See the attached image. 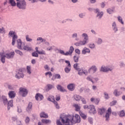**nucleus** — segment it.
<instances>
[{"label":"nucleus","instance_id":"nucleus-1","mask_svg":"<svg viewBox=\"0 0 125 125\" xmlns=\"http://www.w3.org/2000/svg\"><path fill=\"white\" fill-rule=\"evenodd\" d=\"M60 119L62 124H65V125H73L81 123V117L78 114L75 116L65 115L63 117H61Z\"/></svg>","mask_w":125,"mask_h":125},{"label":"nucleus","instance_id":"nucleus-2","mask_svg":"<svg viewBox=\"0 0 125 125\" xmlns=\"http://www.w3.org/2000/svg\"><path fill=\"white\" fill-rule=\"evenodd\" d=\"M15 55V53L14 52H11L9 53L6 54L5 55H3V53H0V61L4 64L5 63V58L7 59H10V58H13Z\"/></svg>","mask_w":125,"mask_h":125},{"label":"nucleus","instance_id":"nucleus-3","mask_svg":"<svg viewBox=\"0 0 125 125\" xmlns=\"http://www.w3.org/2000/svg\"><path fill=\"white\" fill-rule=\"evenodd\" d=\"M17 6L20 9L24 10L26 9V7H27V3H26L25 0H21L17 2Z\"/></svg>","mask_w":125,"mask_h":125},{"label":"nucleus","instance_id":"nucleus-4","mask_svg":"<svg viewBox=\"0 0 125 125\" xmlns=\"http://www.w3.org/2000/svg\"><path fill=\"white\" fill-rule=\"evenodd\" d=\"M9 36H10V37H13L12 44V45H14V44H15L16 40H17L18 37L17 36V35H16V34H15V32L13 31H10L9 32Z\"/></svg>","mask_w":125,"mask_h":125},{"label":"nucleus","instance_id":"nucleus-5","mask_svg":"<svg viewBox=\"0 0 125 125\" xmlns=\"http://www.w3.org/2000/svg\"><path fill=\"white\" fill-rule=\"evenodd\" d=\"M19 93L21 94L23 97H25L28 94V91L25 88L21 87Z\"/></svg>","mask_w":125,"mask_h":125},{"label":"nucleus","instance_id":"nucleus-6","mask_svg":"<svg viewBox=\"0 0 125 125\" xmlns=\"http://www.w3.org/2000/svg\"><path fill=\"white\" fill-rule=\"evenodd\" d=\"M17 47L19 48V49H21V50H23V47L24 45H25V44L23 42H22V41H21V39H18L17 41Z\"/></svg>","mask_w":125,"mask_h":125},{"label":"nucleus","instance_id":"nucleus-7","mask_svg":"<svg viewBox=\"0 0 125 125\" xmlns=\"http://www.w3.org/2000/svg\"><path fill=\"white\" fill-rule=\"evenodd\" d=\"M15 78L16 79H21V78H24V74H23V70L22 69H20L19 70V72L15 75Z\"/></svg>","mask_w":125,"mask_h":125},{"label":"nucleus","instance_id":"nucleus-8","mask_svg":"<svg viewBox=\"0 0 125 125\" xmlns=\"http://www.w3.org/2000/svg\"><path fill=\"white\" fill-rule=\"evenodd\" d=\"M112 113V109L111 107H109L108 110H107V112L105 114V121L106 122H108L109 120H110V116L111 115V113Z\"/></svg>","mask_w":125,"mask_h":125},{"label":"nucleus","instance_id":"nucleus-9","mask_svg":"<svg viewBox=\"0 0 125 125\" xmlns=\"http://www.w3.org/2000/svg\"><path fill=\"white\" fill-rule=\"evenodd\" d=\"M89 110H90L89 113L91 114H96L97 113L96 109H95V107L93 104L89 105Z\"/></svg>","mask_w":125,"mask_h":125},{"label":"nucleus","instance_id":"nucleus-10","mask_svg":"<svg viewBox=\"0 0 125 125\" xmlns=\"http://www.w3.org/2000/svg\"><path fill=\"white\" fill-rule=\"evenodd\" d=\"M35 99L37 101H42L43 99V96L40 93H37L36 94Z\"/></svg>","mask_w":125,"mask_h":125},{"label":"nucleus","instance_id":"nucleus-11","mask_svg":"<svg viewBox=\"0 0 125 125\" xmlns=\"http://www.w3.org/2000/svg\"><path fill=\"white\" fill-rule=\"evenodd\" d=\"M8 95L9 98H11V99H13L16 96V93L15 91H9L8 93Z\"/></svg>","mask_w":125,"mask_h":125},{"label":"nucleus","instance_id":"nucleus-12","mask_svg":"<svg viewBox=\"0 0 125 125\" xmlns=\"http://www.w3.org/2000/svg\"><path fill=\"white\" fill-rule=\"evenodd\" d=\"M78 71V74H79L80 76H83V74H84L85 76H87V74H88V72H87V70H81L79 68V70Z\"/></svg>","mask_w":125,"mask_h":125},{"label":"nucleus","instance_id":"nucleus-13","mask_svg":"<svg viewBox=\"0 0 125 125\" xmlns=\"http://www.w3.org/2000/svg\"><path fill=\"white\" fill-rule=\"evenodd\" d=\"M113 70L112 69L109 68L108 67H106L104 66H103L101 67V72H104V73H106V72H108V71H112Z\"/></svg>","mask_w":125,"mask_h":125},{"label":"nucleus","instance_id":"nucleus-14","mask_svg":"<svg viewBox=\"0 0 125 125\" xmlns=\"http://www.w3.org/2000/svg\"><path fill=\"white\" fill-rule=\"evenodd\" d=\"M1 99V101H2V102H3V104H4V105L7 104V103L8 102V101H7V98H6V97H5L4 96H2Z\"/></svg>","mask_w":125,"mask_h":125},{"label":"nucleus","instance_id":"nucleus-15","mask_svg":"<svg viewBox=\"0 0 125 125\" xmlns=\"http://www.w3.org/2000/svg\"><path fill=\"white\" fill-rule=\"evenodd\" d=\"M67 88L70 91H73L75 90V85L73 83H70L67 85Z\"/></svg>","mask_w":125,"mask_h":125},{"label":"nucleus","instance_id":"nucleus-16","mask_svg":"<svg viewBox=\"0 0 125 125\" xmlns=\"http://www.w3.org/2000/svg\"><path fill=\"white\" fill-rule=\"evenodd\" d=\"M7 104L8 106V110H10V108H11V107H13V100H12L9 101L7 102Z\"/></svg>","mask_w":125,"mask_h":125},{"label":"nucleus","instance_id":"nucleus-17","mask_svg":"<svg viewBox=\"0 0 125 125\" xmlns=\"http://www.w3.org/2000/svg\"><path fill=\"white\" fill-rule=\"evenodd\" d=\"M33 107V104L30 102L28 104V106L26 108V111L28 113L30 112V111H32V108Z\"/></svg>","mask_w":125,"mask_h":125},{"label":"nucleus","instance_id":"nucleus-18","mask_svg":"<svg viewBox=\"0 0 125 125\" xmlns=\"http://www.w3.org/2000/svg\"><path fill=\"white\" fill-rule=\"evenodd\" d=\"M95 13H97V17H99V18H101V17H102V16H103V12H101V13L99 12V9H96V10H95Z\"/></svg>","mask_w":125,"mask_h":125},{"label":"nucleus","instance_id":"nucleus-19","mask_svg":"<svg viewBox=\"0 0 125 125\" xmlns=\"http://www.w3.org/2000/svg\"><path fill=\"white\" fill-rule=\"evenodd\" d=\"M85 44H86V41H82L75 43V45H76V46H81V45H84Z\"/></svg>","mask_w":125,"mask_h":125},{"label":"nucleus","instance_id":"nucleus-20","mask_svg":"<svg viewBox=\"0 0 125 125\" xmlns=\"http://www.w3.org/2000/svg\"><path fill=\"white\" fill-rule=\"evenodd\" d=\"M57 88L58 90H59L61 92H65V91H66L65 89H64V88L62 87V86H61V85H57Z\"/></svg>","mask_w":125,"mask_h":125},{"label":"nucleus","instance_id":"nucleus-21","mask_svg":"<svg viewBox=\"0 0 125 125\" xmlns=\"http://www.w3.org/2000/svg\"><path fill=\"white\" fill-rule=\"evenodd\" d=\"M40 116L41 118H44V119H47V118H48V115L44 112H41Z\"/></svg>","mask_w":125,"mask_h":125},{"label":"nucleus","instance_id":"nucleus-22","mask_svg":"<svg viewBox=\"0 0 125 125\" xmlns=\"http://www.w3.org/2000/svg\"><path fill=\"white\" fill-rule=\"evenodd\" d=\"M90 52V50L89 49L85 47L82 51V54H85V53H89Z\"/></svg>","mask_w":125,"mask_h":125},{"label":"nucleus","instance_id":"nucleus-23","mask_svg":"<svg viewBox=\"0 0 125 125\" xmlns=\"http://www.w3.org/2000/svg\"><path fill=\"white\" fill-rule=\"evenodd\" d=\"M73 51H74V47L71 46L70 47V49H69V51L66 52L67 53V55H71V54L73 53Z\"/></svg>","mask_w":125,"mask_h":125},{"label":"nucleus","instance_id":"nucleus-24","mask_svg":"<svg viewBox=\"0 0 125 125\" xmlns=\"http://www.w3.org/2000/svg\"><path fill=\"white\" fill-rule=\"evenodd\" d=\"M32 48L29 47L28 45L25 46V45L22 47V50H26L27 51H30L31 50Z\"/></svg>","mask_w":125,"mask_h":125},{"label":"nucleus","instance_id":"nucleus-25","mask_svg":"<svg viewBox=\"0 0 125 125\" xmlns=\"http://www.w3.org/2000/svg\"><path fill=\"white\" fill-rule=\"evenodd\" d=\"M74 98L76 101H80L82 99V97L80 95H75L74 96Z\"/></svg>","mask_w":125,"mask_h":125},{"label":"nucleus","instance_id":"nucleus-26","mask_svg":"<svg viewBox=\"0 0 125 125\" xmlns=\"http://www.w3.org/2000/svg\"><path fill=\"white\" fill-rule=\"evenodd\" d=\"M118 115H119V117H120L121 118H123V117H125V111L124 110H121L118 113Z\"/></svg>","mask_w":125,"mask_h":125},{"label":"nucleus","instance_id":"nucleus-27","mask_svg":"<svg viewBox=\"0 0 125 125\" xmlns=\"http://www.w3.org/2000/svg\"><path fill=\"white\" fill-rule=\"evenodd\" d=\"M106 111V109L105 108H100L98 110V112L100 115H103L104 113H105V111Z\"/></svg>","mask_w":125,"mask_h":125},{"label":"nucleus","instance_id":"nucleus-28","mask_svg":"<svg viewBox=\"0 0 125 125\" xmlns=\"http://www.w3.org/2000/svg\"><path fill=\"white\" fill-rule=\"evenodd\" d=\"M53 103L55 104L56 108L57 109H59V108H60L59 104H58V103H57V102H56L55 101V100H54V97H53Z\"/></svg>","mask_w":125,"mask_h":125},{"label":"nucleus","instance_id":"nucleus-29","mask_svg":"<svg viewBox=\"0 0 125 125\" xmlns=\"http://www.w3.org/2000/svg\"><path fill=\"white\" fill-rule=\"evenodd\" d=\"M42 123L43 124H50V123H51V121L47 119H42Z\"/></svg>","mask_w":125,"mask_h":125},{"label":"nucleus","instance_id":"nucleus-30","mask_svg":"<svg viewBox=\"0 0 125 125\" xmlns=\"http://www.w3.org/2000/svg\"><path fill=\"white\" fill-rule=\"evenodd\" d=\"M82 37H83L84 40H85L84 41V42H86V41H88V37L87 36V34L83 33V34H82Z\"/></svg>","mask_w":125,"mask_h":125},{"label":"nucleus","instance_id":"nucleus-31","mask_svg":"<svg viewBox=\"0 0 125 125\" xmlns=\"http://www.w3.org/2000/svg\"><path fill=\"white\" fill-rule=\"evenodd\" d=\"M74 107L75 108V110L77 112H79L80 110H81V107L79 106V104H75L74 105Z\"/></svg>","mask_w":125,"mask_h":125},{"label":"nucleus","instance_id":"nucleus-32","mask_svg":"<svg viewBox=\"0 0 125 125\" xmlns=\"http://www.w3.org/2000/svg\"><path fill=\"white\" fill-rule=\"evenodd\" d=\"M113 94L115 96H120V95H121V93H120V92H118V90L115 89L113 92Z\"/></svg>","mask_w":125,"mask_h":125},{"label":"nucleus","instance_id":"nucleus-33","mask_svg":"<svg viewBox=\"0 0 125 125\" xmlns=\"http://www.w3.org/2000/svg\"><path fill=\"white\" fill-rule=\"evenodd\" d=\"M112 27H113V29L115 32H117V31H118V28H117L116 22H114L112 23Z\"/></svg>","mask_w":125,"mask_h":125},{"label":"nucleus","instance_id":"nucleus-34","mask_svg":"<svg viewBox=\"0 0 125 125\" xmlns=\"http://www.w3.org/2000/svg\"><path fill=\"white\" fill-rule=\"evenodd\" d=\"M9 3H10V4L12 6H16V2H15V1H14V0H10Z\"/></svg>","mask_w":125,"mask_h":125},{"label":"nucleus","instance_id":"nucleus-35","mask_svg":"<svg viewBox=\"0 0 125 125\" xmlns=\"http://www.w3.org/2000/svg\"><path fill=\"white\" fill-rule=\"evenodd\" d=\"M52 88H54V86H53L50 84H48L47 85V90H49L50 89H52Z\"/></svg>","mask_w":125,"mask_h":125},{"label":"nucleus","instance_id":"nucleus-36","mask_svg":"<svg viewBox=\"0 0 125 125\" xmlns=\"http://www.w3.org/2000/svg\"><path fill=\"white\" fill-rule=\"evenodd\" d=\"M93 70V71H94V73H95V71L97 70V68H96V66L93 65L89 69V72H90V70Z\"/></svg>","mask_w":125,"mask_h":125},{"label":"nucleus","instance_id":"nucleus-37","mask_svg":"<svg viewBox=\"0 0 125 125\" xmlns=\"http://www.w3.org/2000/svg\"><path fill=\"white\" fill-rule=\"evenodd\" d=\"M80 116L82 117L83 120H85V119H86V115H85V114H84L83 113L81 112Z\"/></svg>","mask_w":125,"mask_h":125},{"label":"nucleus","instance_id":"nucleus-38","mask_svg":"<svg viewBox=\"0 0 125 125\" xmlns=\"http://www.w3.org/2000/svg\"><path fill=\"white\" fill-rule=\"evenodd\" d=\"M104 95L105 99H109V98H110V97L109 96V94H108V93H107V92H104Z\"/></svg>","mask_w":125,"mask_h":125},{"label":"nucleus","instance_id":"nucleus-39","mask_svg":"<svg viewBox=\"0 0 125 125\" xmlns=\"http://www.w3.org/2000/svg\"><path fill=\"white\" fill-rule=\"evenodd\" d=\"M15 52L16 53H17V54H19V55H21V56H22L23 55V53L21 51H20V50H15Z\"/></svg>","mask_w":125,"mask_h":125},{"label":"nucleus","instance_id":"nucleus-40","mask_svg":"<svg viewBox=\"0 0 125 125\" xmlns=\"http://www.w3.org/2000/svg\"><path fill=\"white\" fill-rule=\"evenodd\" d=\"M64 71L65 73H69L70 71H71V67H65L64 68Z\"/></svg>","mask_w":125,"mask_h":125},{"label":"nucleus","instance_id":"nucleus-41","mask_svg":"<svg viewBox=\"0 0 125 125\" xmlns=\"http://www.w3.org/2000/svg\"><path fill=\"white\" fill-rule=\"evenodd\" d=\"M117 18L119 22H120L121 24L124 25V21H123V19L121 18V16H118Z\"/></svg>","mask_w":125,"mask_h":125},{"label":"nucleus","instance_id":"nucleus-42","mask_svg":"<svg viewBox=\"0 0 125 125\" xmlns=\"http://www.w3.org/2000/svg\"><path fill=\"white\" fill-rule=\"evenodd\" d=\"M26 70L28 74H31V67L29 66H27L26 67Z\"/></svg>","mask_w":125,"mask_h":125},{"label":"nucleus","instance_id":"nucleus-43","mask_svg":"<svg viewBox=\"0 0 125 125\" xmlns=\"http://www.w3.org/2000/svg\"><path fill=\"white\" fill-rule=\"evenodd\" d=\"M88 121L91 125H92V124H93V119H92V118L89 117L88 118Z\"/></svg>","mask_w":125,"mask_h":125},{"label":"nucleus","instance_id":"nucleus-44","mask_svg":"<svg viewBox=\"0 0 125 125\" xmlns=\"http://www.w3.org/2000/svg\"><path fill=\"white\" fill-rule=\"evenodd\" d=\"M73 59L74 60V62H75L76 63L79 62V57L74 56L73 57Z\"/></svg>","mask_w":125,"mask_h":125},{"label":"nucleus","instance_id":"nucleus-45","mask_svg":"<svg viewBox=\"0 0 125 125\" xmlns=\"http://www.w3.org/2000/svg\"><path fill=\"white\" fill-rule=\"evenodd\" d=\"M45 76H47V75H48L49 78H51V77H52V73L50 71L46 72L45 73Z\"/></svg>","mask_w":125,"mask_h":125},{"label":"nucleus","instance_id":"nucleus-46","mask_svg":"<svg viewBox=\"0 0 125 125\" xmlns=\"http://www.w3.org/2000/svg\"><path fill=\"white\" fill-rule=\"evenodd\" d=\"M32 56L33 57H39V54L37 53L36 52H34L32 53Z\"/></svg>","mask_w":125,"mask_h":125},{"label":"nucleus","instance_id":"nucleus-47","mask_svg":"<svg viewBox=\"0 0 125 125\" xmlns=\"http://www.w3.org/2000/svg\"><path fill=\"white\" fill-rule=\"evenodd\" d=\"M60 53H61V54H62V55H65V56H68V54L67 52L65 53V52H64V51L63 50H60Z\"/></svg>","mask_w":125,"mask_h":125},{"label":"nucleus","instance_id":"nucleus-48","mask_svg":"<svg viewBox=\"0 0 125 125\" xmlns=\"http://www.w3.org/2000/svg\"><path fill=\"white\" fill-rule=\"evenodd\" d=\"M73 67L75 70H77V71H79L80 70V68L78 67V63H75L73 65Z\"/></svg>","mask_w":125,"mask_h":125},{"label":"nucleus","instance_id":"nucleus-49","mask_svg":"<svg viewBox=\"0 0 125 125\" xmlns=\"http://www.w3.org/2000/svg\"><path fill=\"white\" fill-rule=\"evenodd\" d=\"M116 104H117V101H113L110 103V105L114 106V105H116Z\"/></svg>","mask_w":125,"mask_h":125},{"label":"nucleus","instance_id":"nucleus-50","mask_svg":"<svg viewBox=\"0 0 125 125\" xmlns=\"http://www.w3.org/2000/svg\"><path fill=\"white\" fill-rule=\"evenodd\" d=\"M38 53V54H40V55H45V51L42 50L41 51H38V52L37 53Z\"/></svg>","mask_w":125,"mask_h":125},{"label":"nucleus","instance_id":"nucleus-51","mask_svg":"<svg viewBox=\"0 0 125 125\" xmlns=\"http://www.w3.org/2000/svg\"><path fill=\"white\" fill-rule=\"evenodd\" d=\"M86 80L87 81H89V82H91V83H93V81H92V78H91V76H88L87 78H86Z\"/></svg>","mask_w":125,"mask_h":125},{"label":"nucleus","instance_id":"nucleus-52","mask_svg":"<svg viewBox=\"0 0 125 125\" xmlns=\"http://www.w3.org/2000/svg\"><path fill=\"white\" fill-rule=\"evenodd\" d=\"M25 122L26 123V124H29V123H30V118H29V117H26Z\"/></svg>","mask_w":125,"mask_h":125},{"label":"nucleus","instance_id":"nucleus-53","mask_svg":"<svg viewBox=\"0 0 125 125\" xmlns=\"http://www.w3.org/2000/svg\"><path fill=\"white\" fill-rule=\"evenodd\" d=\"M89 47H90V48H94V47H95V44H94V43L89 44Z\"/></svg>","mask_w":125,"mask_h":125},{"label":"nucleus","instance_id":"nucleus-54","mask_svg":"<svg viewBox=\"0 0 125 125\" xmlns=\"http://www.w3.org/2000/svg\"><path fill=\"white\" fill-rule=\"evenodd\" d=\"M26 40L27 42H32L33 40L32 39L29 38V35H26Z\"/></svg>","mask_w":125,"mask_h":125},{"label":"nucleus","instance_id":"nucleus-55","mask_svg":"<svg viewBox=\"0 0 125 125\" xmlns=\"http://www.w3.org/2000/svg\"><path fill=\"white\" fill-rule=\"evenodd\" d=\"M81 99V101L83 104H86V100H85V99H84V98H82Z\"/></svg>","mask_w":125,"mask_h":125},{"label":"nucleus","instance_id":"nucleus-56","mask_svg":"<svg viewBox=\"0 0 125 125\" xmlns=\"http://www.w3.org/2000/svg\"><path fill=\"white\" fill-rule=\"evenodd\" d=\"M65 62L66 63V64H67V67H68V68H71V63H70V61H65Z\"/></svg>","mask_w":125,"mask_h":125},{"label":"nucleus","instance_id":"nucleus-57","mask_svg":"<svg viewBox=\"0 0 125 125\" xmlns=\"http://www.w3.org/2000/svg\"><path fill=\"white\" fill-rule=\"evenodd\" d=\"M107 13H109V14H111V13H113V10L111 9H108L107 10Z\"/></svg>","mask_w":125,"mask_h":125},{"label":"nucleus","instance_id":"nucleus-58","mask_svg":"<svg viewBox=\"0 0 125 125\" xmlns=\"http://www.w3.org/2000/svg\"><path fill=\"white\" fill-rule=\"evenodd\" d=\"M55 78L56 79H61V76H60V74H56L55 75Z\"/></svg>","mask_w":125,"mask_h":125},{"label":"nucleus","instance_id":"nucleus-59","mask_svg":"<svg viewBox=\"0 0 125 125\" xmlns=\"http://www.w3.org/2000/svg\"><path fill=\"white\" fill-rule=\"evenodd\" d=\"M44 69H45V70H47V71H49V66H48V65L46 64L44 66Z\"/></svg>","mask_w":125,"mask_h":125},{"label":"nucleus","instance_id":"nucleus-60","mask_svg":"<svg viewBox=\"0 0 125 125\" xmlns=\"http://www.w3.org/2000/svg\"><path fill=\"white\" fill-rule=\"evenodd\" d=\"M83 109H84V110L86 109H89V105H84L83 106Z\"/></svg>","mask_w":125,"mask_h":125},{"label":"nucleus","instance_id":"nucleus-61","mask_svg":"<svg viewBox=\"0 0 125 125\" xmlns=\"http://www.w3.org/2000/svg\"><path fill=\"white\" fill-rule=\"evenodd\" d=\"M94 103L97 105H98V103H99V100L98 99H96Z\"/></svg>","mask_w":125,"mask_h":125},{"label":"nucleus","instance_id":"nucleus-62","mask_svg":"<svg viewBox=\"0 0 125 125\" xmlns=\"http://www.w3.org/2000/svg\"><path fill=\"white\" fill-rule=\"evenodd\" d=\"M97 43L98 44H100L101 43H102V40L101 39H100V38L98 39V41Z\"/></svg>","mask_w":125,"mask_h":125},{"label":"nucleus","instance_id":"nucleus-63","mask_svg":"<svg viewBox=\"0 0 125 125\" xmlns=\"http://www.w3.org/2000/svg\"><path fill=\"white\" fill-rule=\"evenodd\" d=\"M75 52L76 53H77V54H81V51L79 49H75Z\"/></svg>","mask_w":125,"mask_h":125},{"label":"nucleus","instance_id":"nucleus-64","mask_svg":"<svg viewBox=\"0 0 125 125\" xmlns=\"http://www.w3.org/2000/svg\"><path fill=\"white\" fill-rule=\"evenodd\" d=\"M37 41H42V42L44 40L42 39V37H39L37 39Z\"/></svg>","mask_w":125,"mask_h":125}]
</instances>
